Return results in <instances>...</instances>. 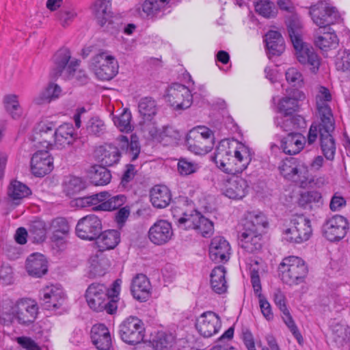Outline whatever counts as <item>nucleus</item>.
Returning <instances> with one entry per match:
<instances>
[{"label":"nucleus","mask_w":350,"mask_h":350,"mask_svg":"<svg viewBox=\"0 0 350 350\" xmlns=\"http://www.w3.org/2000/svg\"><path fill=\"white\" fill-rule=\"evenodd\" d=\"M26 269L29 275L40 278L48 271L47 261L40 254H31L26 260Z\"/></svg>","instance_id":"obj_35"},{"label":"nucleus","mask_w":350,"mask_h":350,"mask_svg":"<svg viewBox=\"0 0 350 350\" xmlns=\"http://www.w3.org/2000/svg\"><path fill=\"white\" fill-rule=\"evenodd\" d=\"M220 327L221 321L219 315L212 311L202 313L196 323L198 332L204 338H209L216 334Z\"/></svg>","instance_id":"obj_17"},{"label":"nucleus","mask_w":350,"mask_h":350,"mask_svg":"<svg viewBox=\"0 0 350 350\" xmlns=\"http://www.w3.org/2000/svg\"><path fill=\"white\" fill-rule=\"evenodd\" d=\"M126 196L123 194H119L114 196L108 197L104 202L93 208L94 211H111L120 208L125 204Z\"/></svg>","instance_id":"obj_51"},{"label":"nucleus","mask_w":350,"mask_h":350,"mask_svg":"<svg viewBox=\"0 0 350 350\" xmlns=\"http://www.w3.org/2000/svg\"><path fill=\"white\" fill-rule=\"evenodd\" d=\"M349 229V224L347 219L340 215H335L327 219L321 228L323 236L330 242L342 239Z\"/></svg>","instance_id":"obj_11"},{"label":"nucleus","mask_w":350,"mask_h":350,"mask_svg":"<svg viewBox=\"0 0 350 350\" xmlns=\"http://www.w3.org/2000/svg\"><path fill=\"white\" fill-rule=\"evenodd\" d=\"M150 199L152 206L157 208H163L172 201V193L165 185L154 186L150 191Z\"/></svg>","instance_id":"obj_37"},{"label":"nucleus","mask_w":350,"mask_h":350,"mask_svg":"<svg viewBox=\"0 0 350 350\" xmlns=\"http://www.w3.org/2000/svg\"><path fill=\"white\" fill-rule=\"evenodd\" d=\"M38 313V305L31 299H21L15 304L6 300L0 308V324L8 325L16 319L18 323L29 325L35 321Z\"/></svg>","instance_id":"obj_2"},{"label":"nucleus","mask_w":350,"mask_h":350,"mask_svg":"<svg viewBox=\"0 0 350 350\" xmlns=\"http://www.w3.org/2000/svg\"><path fill=\"white\" fill-rule=\"evenodd\" d=\"M237 238L239 245L247 253H258L262 248L264 242L260 232L241 227Z\"/></svg>","instance_id":"obj_16"},{"label":"nucleus","mask_w":350,"mask_h":350,"mask_svg":"<svg viewBox=\"0 0 350 350\" xmlns=\"http://www.w3.org/2000/svg\"><path fill=\"white\" fill-rule=\"evenodd\" d=\"M100 251L114 249L120 241V232L117 230H107L100 232L96 239Z\"/></svg>","instance_id":"obj_39"},{"label":"nucleus","mask_w":350,"mask_h":350,"mask_svg":"<svg viewBox=\"0 0 350 350\" xmlns=\"http://www.w3.org/2000/svg\"><path fill=\"white\" fill-rule=\"evenodd\" d=\"M53 168V158L47 150H38L31 159V170L38 177H43L49 174Z\"/></svg>","instance_id":"obj_21"},{"label":"nucleus","mask_w":350,"mask_h":350,"mask_svg":"<svg viewBox=\"0 0 350 350\" xmlns=\"http://www.w3.org/2000/svg\"><path fill=\"white\" fill-rule=\"evenodd\" d=\"M297 162L295 158L291 157L286 159L282 161L278 169L281 175L285 178L293 180L295 182H299L302 185L308 180L306 174L308 172L306 167H298Z\"/></svg>","instance_id":"obj_18"},{"label":"nucleus","mask_w":350,"mask_h":350,"mask_svg":"<svg viewBox=\"0 0 350 350\" xmlns=\"http://www.w3.org/2000/svg\"><path fill=\"white\" fill-rule=\"evenodd\" d=\"M170 0H146L142 5V11L150 18H161L169 8Z\"/></svg>","instance_id":"obj_38"},{"label":"nucleus","mask_w":350,"mask_h":350,"mask_svg":"<svg viewBox=\"0 0 350 350\" xmlns=\"http://www.w3.org/2000/svg\"><path fill=\"white\" fill-rule=\"evenodd\" d=\"M61 92L62 89L58 85L51 83L49 84L45 90L43 91L39 96L34 99V102L37 105L49 103L52 100L58 98Z\"/></svg>","instance_id":"obj_54"},{"label":"nucleus","mask_w":350,"mask_h":350,"mask_svg":"<svg viewBox=\"0 0 350 350\" xmlns=\"http://www.w3.org/2000/svg\"><path fill=\"white\" fill-rule=\"evenodd\" d=\"M213 132L206 126H197L189 131L185 137L188 150L196 154H205L213 148Z\"/></svg>","instance_id":"obj_5"},{"label":"nucleus","mask_w":350,"mask_h":350,"mask_svg":"<svg viewBox=\"0 0 350 350\" xmlns=\"http://www.w3.org/2000/svg\"><path fill=\"white\" fill-rule=\"evenodd\" d=\"M92 11L97 24L104 31L113 34L118 31L119 23L113 20L111 0H96Z\"/></svg>","instance_id":"obj_9"},{"label":"nucleus","mask_w":350,"mask_h":350,"mask_svg":"<svg viewBox=\"0 0 350 350\" xmlns=\"http://www.w3.org/2000/svg\"><path fill=\"white\" fill-rule=\"evenodd\" d=\"M199 165L189 159L180 157L177 164V170L181 176H189L194 174L199 170Z\"/></svg>","instance_id":"obj_59"},{"label":"nucleus","mask_w":350,"mask_h":350,"mask_svg":"<svg viewBox=\"0 0 350 350\" xmlns=\"http://www.w3.org/2000/svg\"><path fill=\"white\" fill-rule=\"evenodd\" d=\"M105 124L98 117H93L87 123L86 131L88 135L99 137L105 132Z\"/></svg>","instance_id":"obj_61"},{"label":"nucleus","mask_w":350,"mask_h":350,"mask_svg":"<svg viewBox=\"0 0 350 350\" xmlns=\"http://www.w3.org/2000/svg\"><path fill=\"white\" fill-rule=\"evenodd\" d=\"M265 42L269 58L271 56H280L285 50L284 40L278 31L269 30L265 34Z\"/></svg>","instance_id":"obj_34"},{"label":"nucleus","mask_w":350,"mask_h":350,"mask_svg":"<svg viewBox=\"0 0 350 350\" xmlns=\"http://www.w3.org/2000/svg\"><path fill=\"white\" fill-rule=\"evenodd\" d=\"M268 225L267 217L263 213H250L247 217L242 220L240 227L261 233Z\"/></svg>","instance_id":"obj_44"},{"label":"nucleus","mask_w":350,"mask_h":350,"mask_svg":"<svg viewBox=\"0 0 350 350\" xmlns=\"http://www.w3.org/2000/svg\"><path fill=\"white\" fill-rule=\"evenodd\" d=\"M306 138L299 132H291L280 139V148L289 155L298 154L304 147Z\"/></svg>","instance_id":"obj_28"},{"label":"nucleus","mask_w":350,"mask_h":350,"mask_svg":"<svg viewBox=\"0 0 350 350\" xmlns=\"http://www.w3.org/2000/svg\"><path fill=\"white\" fill-rule=\"evenodd\" d=\"M275 124L277 127H280L288 133L297 132V130L305 128L306 126L304 118L297 114L278 116L275 119Z\"/></svg>","instance_id":"obj_33"},{"label":"nucleus","mask_w":350,"mask_h":350,"mask_svg":"<svg viewBox=\"0 0 350 350\" xmlns=\"http://www.w3.org/2000/svg\"><path fill=\"white\" fill-rule=\"evenodd\" d=\"M187 206L186 201L180 200L178 202H173L171 207V213L174 221L179 228H182L183 230H185L191 215V212L190 213H187Z\"/></svg>","instance_id":"obj_42"},{"label":"nucleus","mask_w":350,"mask_h":350,"mask_svg":"<svg viewBox=\"0 0 350 350\" xmlns=\"http://www.w3.org/2000/svg\"><path fill=\"white\" fill-rule=\"evenodd\" d=\"M51 228L53 231L60 232L62 235H66L70 231L68 221L65 217H59L53 219L51 222Z\"/></svg>","instance_id":"obj_64"},{"label":"nucleus","mask_w":350,"mask_h":350,"mask_svg":"<svg viewBox=\"0 0 350 350\" xmlns=\"http://www.w3.org/2000/svg\"><path fill=\"white\" fill-rule=\"evenodd\" d=\"M92 70L98 79L102 81L112 79L118 72L119 65L115 57L106 52L95 55L91 61Z\"/></svg>","instance_id":"obj_8"},{"label":"nucleus","mask_w":350,"mask_h":350,"mask_svg":"<svg viewBox=\"0 0 350 350\" xmlns=\"http://www.w3.org/2000/svg\"><path fill=\"white\" fill-rule=\"evenodd\" d=\"M288 36L292 44L302 40V24L296 14H291L286 21Z\"/></svg>","instance_id":"obj_48"},{"label":"nucleus","mask_w":350,"mask_h":350,"mask_svg":"<svg viewBox=\"0 0 350 350\" xmlns=\"http://www.w3.org/2000/svg\"><path fill=\"white\" fill-rule=\"evenodd\" d=\"M132 115L129 109H124L120 116H114L113 121L114 124L122 131L129 132L132 131L133 126L131 124Z\"/></svg>","instance_id":"obj_58"},{"label":"nucleus","mask_w":350,"mask_h":350,"mask_svg":"<svg viewBox=\"0 0 350 350\" xmlns=\"http://www.w3.org/2000/svg\"><path fill=\"white\" fill-rule=\"evenodd\" d=\"M104 165H94L89 170L90 182L94 185H106L111 181V174Z\"/></svg>","instance_id":"obj_43"},{"label":"nucleus","mask_w":350,"mask_h":350,"mask_svg":"<svg viewBox=\"0 0 350 350\" xmlns=\"http://www.w3.org/2000/svg\"><path fill=\"white\" fill-rule=\"evenodd\" d=\"M3 103L5 111L13 119H18L22 116V109L16 94L5 95Z\"/></svg>","instance_id":"obj_53"},{"label":"nucleus","mask_w":350,"mask_h":350,"mask_svg":"<svg viewBox=\"0 0 350 350\" xmlns=\"http://www.w3.org/2000/svg\"><path fill=\"white\" fill-rule=\"evenodd\" d=\"M42 304L46 310L59 309L66 300V295L62 288L51 285L46 286L40 293Z\"/></svg>","instance_id":"obj_20"},{"label":"nucleus","mask_w":350,"mask_h":350,"mask_svg":"<svg viewBox=\"0 0 350 350\" xmlns=\"http://www.w3.org/2000/svg\"><path fill=\"white\" fill-rule=\"evenodd\" d=\"M286 79L293 86L301 87L304 83L301 73L295 68H288L285 73Z\"/></svg>","instance_id":"obj_63"},{"label":"nucleus","mask_w":350,"mask_h":350,"mask_svg":"<svg viewBox=\"0 0 350 350\" xmlns=\"http://www.w3.org/2000/svg\"><path fill=\"white\" fill-rule=\"evenodd\" d=\"M71 53L68 49L62 48L53 56L54 66L50 73L51 77L56 79L63 73L66 77L73 75L79 65L78 59L70 60Z\"/></svg>","instance_id":"obj_10"},{"label":"nucleus","mask_w":350,"mask_h":350,"mask_svg":"<svg viewBox=\"0 0 350 350\" xmlns=\"http://www.w3.org/2000/svg\"><path fill=\"white\" fill-rule=\"evenodd\" d=\"M282 280L288 285H299L306 282L308 267L300 257L289 256L283 258L278 266Z\"/></svg>","instance_id":"obj_3"},{"label":"nucleus","mask_w":350,"mask_h":350,"mask_svg":"<svg viewBox=\"0 0 350 350\" xmlns=\"http://www.w3.org/2000/svg\"><path fill=\"white\" fill-rule=\"evenodd\" d=\"M146 333L144 323L136 316H129L119 325L120 339L127 345H136L144 341Z\"/></svg>","instance_id":"obj_6"},{"label":"nucleus","mask_w":350,"mask_h":350,"mask_svg":"<svg viewBox=\"0 0 350 350\" xmlns=\"http://www.w3.org/2000/svg\"><path fill=\"white\" fill-rule=\"evenodd\" d=\"M193 96L185 85L174 83L167 90L166 100L176 109L189 108L192 103Z\"/></svg>","instance_id":"obj_14"},{"label":"nucleus","mask_w":350,"mask_h":350,"mask_svg":"<svg viewBox=\"0 0 350 350\" xmlns=\"http://www.w3.org/2000/svg\"><path fill=\"white\" fill-rule=\"evenodd\" d=\"M298 62L312 72L317 73L319 69L321 59L314 48L301 40L293 44Z\"/></svg>","instance_id":"obj_15"},{"label":"nucleus","mask_w":350,"mask_h":350,"mask_svg":"<svg viewBox=\"0 0 350 350\" xmlns=\"http://www.w3.org/2000/svg\"><path fill=\"white\" fill-rule=\"evenodd\" d=\"M251 283L255 294L259 299L260 308L263 316L267 320L269 321L273 319V314L271 311V307L266 297L260 293L261 284L258 271L253 269L250 271Z\"/></svg>","instance_id":"obj_30"},{"label":"nucleus","mask_w":350,"mask_h":350,"mask_svg":"<svg viewBox=\"0 0 350 350\" xmlns=\"http://www.w3.org/2000/svg\"><path fill=\"white\" fill-rule=\"evenodd\" d=\"M310 15L313 22L320 27L326 29L331 25L338 23L340 16L335 7L325 1H319L310 7Z\"/></svg>","instance_id":"obj_7"},{"label":"nucleus","mask_w":350,"mask_h":350,"mask_svg":"<svg viewBox=\"0 0 350 350\" xmlns=\"http://www.w3.org/2000/svg\"><path fill=\"white\" fill-rule=\"evenodd\" d=\"M96 159L105 166H112L117 164L120 159L118 147L111 143L105 144L95 150Z\"/></svg>","instance_id":"obj_29"},{"label":"nucleus","mask_w":350,"mask_h":350,"mask_svg":"<svg viewBox=\"0 0 350 350\" xmlns=\"http://www.w3.org/2000/svg\"><path fill=\"white\" fill-rule=\"evenodd\" d=\"M291 223L295 226L297 230L300 234V241L302 242L308 241L312 234V229L311 227L310 220L303 216H298L297 218L293 219Z\"/></svg>","instance_id":"obj_52"},{"label":"nucleus","mask_w":350,"mask_h":350,"mask_svg":"<svg viewBox=\"0 0 350 350\" xmlns=\"http://www.w3.org/2000/svg\"><path fill=\"white\" fill-rule=\"evenodd\" d=\"M77 16V13L72 8L63 7L56 13L57 19L64 27L70 25Z\"/></svg>","instance_id":"obj_60"},{"label":"nucleus","mask_w":350,"mask_h":350,"mask_svg":"<svg viewBox=\"0 0 350 350\" xmlns=\"http://www.w3.org/2000/svg\"><path fill=\"white\" fill-rule=\"evenodd\" d=\"M101 219L94 214L81 218L76 226V235L82 240L94 241L102 231Z\"/></svg>","instance_id":"obj_13"},{"label":"nucleus","mask_w":350,"mask_h":350,"mask_svg":"<svg viewBox=\"0 0 350 350\" xmlns=\"http://www.w3.org/2000/svg\"><path fill=\"white\" fill-rule=\"evenodd\" d=\"M31 194V189L18 180H13L8 188V195L12 200H21Z\"/></svg>","instance_id":"obj_50"},{"label":"nucleus","mask_w":350,"mask_h":350,"mask_svg":"<svg viewBox=\"0 0 350 350\" xmlns=\"http://www.w3.org/2000/svg\"><path fill=\"white\" fill-rule=\"evenodd\" d=\"M85 299L88 306L96 312L105 311L107 314L116 312L118 306L113 301H107V287L104 284L92 283L85 291Z\"/></svg>","instance_id":"obj_4"},{"label":"nucleus","mask_w":350,"mask_h":350,"mask_svg":"<svg viewBox=\"0 0 350 350\" xmlns=\"http://www.w3.org/2000/svg\"><path fill=\"white\" fill-rule=\"evenodd\" d=\"M109 258L105 255L96 254L90 259V273L94 277L103 276L110 267Z\"/></svg>","instance_id":"obj_45"},{"label":"nucleus","mask_w":350,"mask_h":350,"mask_svg":"<svg viewBox=\"0 0 350 350\" xmlns=\"http://www.w3.org/2000/svg\"><path fill=\"white\" fill-rule=\"evenodd\" d=\"M226 271L224 266L219 265L215 267L211 273V286L213 291L217 294L225 293L228 289L226 280Z\"/></svg>","instance_id":"obj_40"},{"label":"nucleus","mask_w":350,"mask_h":350,"mask_svg":"<svg viewBox=\"0 0 350 350\" xmlns=\"http://www.w3.org/2000/svg\"><path fill=\"white\" fill-rule=\"evenodd\" d=\"M87 187L86 181L82 178L70 176L64 184V192L66 196L72 198L84 191Z\"/></svg>","instance_id":"obj_47"},{"label":"nucleus","mask_w":350,"mask_h":350,"mask_svg":"<svg viewBox=\"0 0 350 350\" xmlns=\"http://www.w3.org/2000/svg\"><path fill=\"white\" fill-rule=\"evenodd\" d=\"M53 137L55 144L62 148L72 145L79 138L72 123H64L59 126L53 133Z\"/></svg>","instance_id":"obj_25"},{"label":"nucleus","mask_w":350,"mask_h":350,"mask_svg":"<svg viewBox=\"0 0 350 350\" xmlns=\"http://www.w3.org/2000/svg\"><path fill=\"white\" fill-rule=\"evenodd\" d=\"M193 229L204 237H210L214 231L213 222L197 210H192L185 230Z\"/></svg>","instance_id":"obj_23"},{"label":"nucleus","mask_w":350,"mask_h":350,"mask_svg":"<svg viewBox=\"0 0 350 350\" xmlns=\"http://www.w3.org/2000/svg\"><path fill=\"white\" fill-rule=\"evenodd\" d=\"M233 161H236L234 164L237 173H241L247 168L250 163L254 152L248 147L243 144H240L238 149H233Z\"/></svg>","instance_id":"obj_41"},{"label":"nucleus","mask_w":350,"mask_h":350,"mask_svg":"<svg viewBox=\"0 0 350 350\" xmlns=\"http://www.w3.org/2000/svg\"><path fill=\"white\" fill-rule=\"evenodd\" d=\"M230 246L223 237H215L209 246L210 258L215 262H227L230 258Z\"/></svg>","instance_id":"obj_26"},{"label":"nucleus","mask_w":350,"mask_h":350,"mask_svg":"<svg viewBox=\"0 0 350 350\" xmlns=\"http://www.w3.org/2000/svg\"><path fill=\"white\" fill-rule=\"evenodd\" d=\"M116 142L120 156L122 154L127 155L132 162L139 157L141 152V146L136 134H132L130 138L120 135L116 137Z\"/></svg>","instance_id":"obj_22"},{"label":"nucleus","mask_w":350,"mask_h":350,"mask_svg":"<svg viewBox=\"0 0 350 350\" xmlns=\"http://www.w3.org/2000/svg\"><path fill=\"white\" fill-rule=\"evenodd\" d=\"M282 319L286 325V326L288 327L290 331L291 332L293 336L296 338L298 343L299 345L302 344L304 342V338L299 331L294 320L292 318V316L290 314V312H287L284 314H283Z\"/></svg>","instance_id":"obj_62"},{"label":"nucleus","mask_w":350,"mask_h":350,"mask_svg":"<svg viewBox=\"0 0 350 350\" xmlns=\"http://www.w3.org/2000/svg\"><path fill=\"white\" fill-rule=\"evenodd\" d=\"M330 27L326 29H320L316 31L314 44L323 51L336 49L338 45V38L334 31H330Z\"/></svg>","instance_id":"obj_32"},{"label":"nucleus","mask_w":350,"mask_h":350,"mask_svg":"<svg viewBox=\"0 0 350 350\" xmlns=\"http://www.w3.org/2000/svg\"><path fill=\"white\" fill-rule=\"evenodd\" d=\"M138 111L144 121H150L157 114V106L152 97L142 98L138 103Z\"/></svg>","instance_id":"obj_46"},{"label":"nucleus","mask_w":350,"mask_h":350,"mask_svg":"<svg viewBox=\"0 0 350 350\" xmlns=\"http://www.w3.org/2000/svg\"><path fill=\"white\" fill-rule=\"evenodd\" d=\"M228 139L221 140L215 148L212 161L224 172L235 174L238 172L233 164V148Z\"/></svg>","instance_id":"obj_12"},{"label":"nucleus","mask_w":350,"mask_h":350,"mask_svg":"<svg viewBox=\"0 0 350 350\" xmlns=\"http://www.w3.org/2000/svg\"><path fill=\"white\" fill-rule=\"evenodd\" d=\"M29 237L33 243H42L46 237V228L45 222L41 219L31 221L29 227Z\"/></svg>","instance_id":"obj_49"},{"label":"nucleus","mask_w":350,"mask_h":350,"mask_svg":"<svg viewBox=\"0 0 350 350\" xmlns=\"http://www.w3.org/2000/svg\"><path fill=\"white\" fill-rule=\"evenodd\" d=\"M321 104L318 103L317 109L319 117V122H313L309 129L308 134V144H314L318 137L321 152L325 158L328 161H333L336 154V142L333 136L335 131V120L331 107L326 101L332 100V95L329 90L321 86L319 94L317 96Z\"/></svg>","instance_id":"obj_1"},{"label":"nucleus","mask_w":350,"mask_h":350,"mask_svg":"<svg viewBox=\"0 0 350 350\" xmlns=\"http://www.w3.org/2000/svg\"><path fill=\"white\" fill-rule=\"evenodd\" d=\"M322 196L319 191H309L301 193L298 199V204L304 209H312V203H322Z\"/></svg>","instance_id":"obj_55"},{"label":"nucleus","mask_w":350,"mask_h":350,"mask_svg":"<svg viewBox=\"0 0 350 350\" xmlns=\"http://www.w3.org/2000/svg\"><path fill=\"white\" fill-rule=\"evenodd\" d=\"M248 187L245 179L239 176H232L226 180L224 194L232 200H241L247 195Z\"/></svg>","instance_id":"obj_24"},{"label":"nucleus","mask_w":350,"mask_h":350,"mask_svg":"<svg viewBox=\"0 0 350 350\" xmlns=\"http://www.w3.org/2000/svg\"><path fill=\"white\" fill-rule=\"evenodd\" d=\"M180 137L179 131L171 126L163 127L159 134L160 142L164 146H172L177 144Z\"/></svg>","instance_id":"obj_56"},{"label":"nucleus","mask_w":350,"mask_h":350,"mask_svg":"<svg viewBox=\"0 0 350 350\" xmlns=\"http://www.w3.org/2000/svg\"><path fill=\"white\" fill-rule=\"evenodd\" d=\"M174 234L171 223L161 219L155 222L149 229L148 238L157 245H162L169 242Z\"/></svg>","instance_id":"obj_19"},{"label":"nucleus","mask_w":350,"mask_h":350,"mask_svg":"<svg viewBox=\"0 0 350 350\" xmlns=\"http://www.w3.org/2000/svg\"><path fill=\"white\" fill-rule=\"evenodd\" d=\"M91 339L98 350H109L111 347V338L107 326L103 323L96 324L91 329Z\"/></svg>","instance_id":"obj_31"},{"label":"nucleus","mask_w":350,"mask_h":350,"mask_svg":"<svg viewBox=\"0 0 350 350\" xmlns=\"http://www.w3.org/2000/svg\"><path fill=\"white\" fill-rule=\"evenodd\" d=\"M150 289L151 285L146 275L139 273L133 278L131 291L134 299L140 302L146 301L150 297Z\"/></svg>","instance_id":"obj_27"},{"label":"nucleus","mask_w":350,"mask_h":350,"mask_svg":"<svg viewBox=\"0 0 350 350\" xmlns=\"http://www.w3.org/2000/svg\"><path fill=\"white\" fill-rule=\"evenodd\" d=\"M255 10L267 18L275 17L278 13L275 5L269 0H259L255 5Z\"/></svg>","instance_id":"obj_57"},{"label":"nucleus","mask_w":350,"mask_h":350,"mask_svg":"<svg viewBox=\"0 0 350 350\" xmlns=\"http://www.w3.org/2000/svg\"><path fill=\"white\" fill-rule=\"evenodd\" d=\"M304 94L296 90L293 92V96H285L280 100L278 103V112L282 115H293L298 111L299 100L304 99Z\"/></svg>","instance_id":"obj_36"}]
</instances>
